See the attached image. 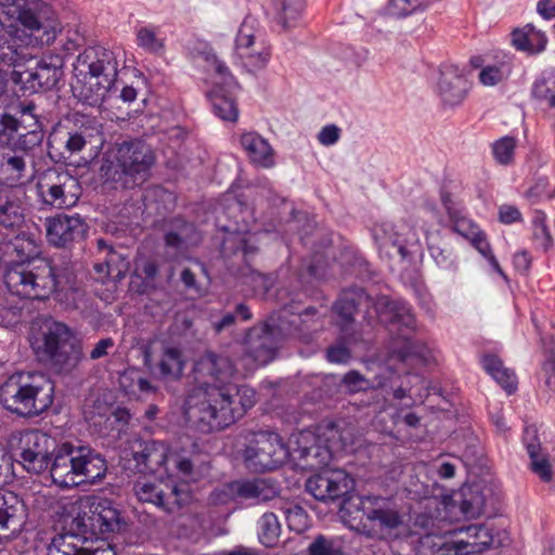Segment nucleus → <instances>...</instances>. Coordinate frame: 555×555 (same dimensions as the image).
<instances>
[{"label":"nucleus","mask_w":555,"mask_h":555,"mask_svg":"<svg viewBox=\"0 0 555 555\" xmlns=\"http://www.w3.org/2000/svg\"><path fill=\"white\" fill-rule=\"evenodd\" d=\"M235 372L234 363L224 354L207 352L196 361V386L185 399L184 415L202 433L230 426L255 405V390L232 383Z\"/></svg>","instance_id":"obj_1"},{"label":"nucleus","mask_w":555,"mask_h":555,"mask_svg":"<svg viewBox=\"0 0 555 555\" xmlns=\"http://www.w3.org/2000/svg\"><path fill=\"white\" fill-rule=\"evenodd\" d=\"M3 279L12 294L37 300L74 291L76 281L69 266L40 257L9 264Z\"/></svg>","instance_id":"obj_2"},{"label":"nucleus","mask_w":555,"mask_h":555,"mask_svg":"<svg viewBox=\"0 0 555 555\" xmlns=\"http://www.w3.org/2000/svg\"><path fill=\"white\" fill-rule=\"evenodd\" d=\"M107 472L105 457L89 446L64 442L56 446L50 462L53 482L63 489L95 485Z\"/></svg>","instance_id":"obj_3"},{"label":"nucleus","mask_w":555,"mask_h":555,"mask_svg":"<svg viewBox=\"0 0 555 555\" xmlns=\"http://www.w3.org/2000/svg\"><path fill=\"white\" fill-rule=\"evenodd\" d=\"M53 401L54 383L41 373H14L0 386V403L20 417L39 416L51 408Z\"/></svg>","instance_id":"obj_4"},{"label":"nucleus","mask_w":555,"mask_h":555,"mask_svg":"<svg viewBox=\"0 0 555 555\" xmlns=\"http://www.w3.org/2000/svg\"><path fill=\"white\" fill-rule=\"evenodd\" d=\"M43 140V131L36 127L20 131V121L11 116L0 118V180L9 186H18L29 178V153Z\"/></svg>","instance_id":"obj_5"},{"label":"nucleus","mask_w":555,"mask_h":555,"mask_svg":"<svg viewBox=\"0 0 555 555\" xmlns=\"http://www.w3.org/2000/svg\"><path fill=\"white\" fill-rule=\"evenodd\" d=\"M30 347L39 362L57 373H69L82 359V347L73 330L65 323L46 320L34 330Z\"/></svg>","instance_id":"obj_6"},{"label":"nucleus","mask_w":555,"mask_h":555,"mask_svg":"<svg viewBox=\"0 0 555 555\" xmlns=\"http://www.w3.org/2000/svg\"><path fill=\"white\" fill-rule=\"evenodd\" d=\"M0 23L9 30L8 43L20 44L21 24L31 35L41 33L38 37L41 43L54 41L60 24L52 7L46 0H0Z\"/></svg>","instance_id":"obj_7"},{"label":"nucleus","mask_w":555,"mask_h":555,"mask_svg":"<svg viewBox=\"0 0 555 555\" xmlns=\"http://www.w3.org/2000/svg\"><path fill=\"white\" fill-rule=\"evenodd\" d=\"M64 524L78 530L90 542L106 537L120 528V514L114 503L95 495H88L64 505Z\"/></svg>","instance_id":"obj_8"},{"label":"nucleus","mask_w":555,"mask_h":555,"mask_svg":"<svg viewBox=\"0 0 555 555\" xmlns=\"http://www.w3.org/2000/svg\"><path fill=\"white\" fill-rule=\"evenodd\" d=\"M155 155L150 145L141 140L124 141L112 151L104 176L124 189L143 184L151 175Z\"/></svg>","instance_id":"obj_9"},{"label":"nucleus","mask_w":555,"mask_h":555,"mask_svg":"<svg viewBox=\"0 0 555 555\" xmlns=\"http://www.w3.org/2000/svg\"><path fill=\"white\" fill-rule=\"evenodd\" d=\"M125 467L133 473L155 474L164 468L167 473L177 472L183 477H192L194 464L190 457L171 451L159 440H134L130 451H125Z\"/></svg>","instance_id":"obj_10"},{"label":"nucleus","mask_w":555,"mask_h":555,"mask_svg":"<svg viewBox=\"0 0 555 555\" xmlns=\"http://www.w3.org/2000/svg\"><path fill=\"white\" fill-rule=\"evenodd\" d=\"M351 507L362 509L361 532L371 539L388 540L398 535V530L404 524V516L389 500L378 496L348 495L340 503V511L351 514Z\"/></svg>","instance_id":"obj_11"},{"label":"nucleus","mask_w":555,"mask_h":555,"mask_svg":"<svg viewBox=\"0 0 555 555\" xmlns=\"http://www.w3.org/2000/svg\"><path fill=\"white\" fill-rule=\"evenodd\" d=\"M288 456V448L280 435L272 431L251 434L242 450L245 466L255 473L274 470L285 464Z\"/></svg>","instance_id":"obj_12"},{"label":"nucleus","mask_w":555,"mask_h":555,"mask_svg":"<svg viewBox=\"0 0 555 555\" xmlns=\"http://www.w3.org/2000/svg\"><path fill=\"white\" fill-rule=\"evenodd\" d=\"M234 61L249 73L263 69L271 59V47L258 21L246 16L235 37Z\"/></svg>","instance_id":"obj_13"},{"label":"nucleus","mask_w":555,"mask_h":555,"mask_svg":"<svg viewBox=\"0 0 555 555\" xmlns=\"http://www.w3.org/2000/svg\"><path fill=\"white\" fill-rule=\"evenodd\" d=\"M374 237L382 257L401 260L413 258L422 251L421 240L415 229L405 221L383 222L375 228Z\"/></svg>","instance_id":"obj_14"},{"label":"nucleus","mask_w":555,"mask_h":555,"mask_svg":"<svg viewBox=\"0 0 555 555\" xmlns=\"http://www.w3.org/2000/svg\"><path fill=\"white\" fill-rule=\"evenodd\" d=\"M42 202L62 209L74 206L81 195V185L67 170L48 169L37 184Z\"/></svg>","instance_id":"obj_15"},{"label":"nucleus","mask_w":555,"mask_h":555,"mask_svg":"<svg viewBox=\"0 0 555 555\" xmlns=\"http://www.w3.org/2000/svg\"><path fill=\"white\" fill-rule=\"evenodd\" d=\"M133 489L139 501L153 504L168 514L180 512L192 499L185 485L171 480L137 482Z\"/></svg>","instance_id":"obj_16"},{"label":"nucleus","mask_w":555,"mask_h":555,"mask_svg":"<svg viewBox=\"0 0 555 555\" xmlns=\"http://www.w3.org/2000/svg\"><path fill=\"white\" fill-rule=\"evenodd\" d=\"M56 441L39 429H28L18 434L17 454L24 468L34 474L44 472L52 460Z\"/></svg>","instance_id":"obj_17"},{"label":"nucleus","mask_w":555,"mask_h":555,"mask_svg":"<svg viewBox=\"0 0 555 555\" xmlns=\"http://www.w3.org/2000/svg\"><path fill=\"white\" fill-rule=\"evenodd\" d=\"M98 137H101V125L95 118L75 115L70 127L60 126L53 130L49 143L52 147L63 149V155H73L81 152Z\"/></svg>","instance_id":"obj_18"},{"label":"nucleus","mask_w":555,"mask_h":555,"mask_svg":"<svg viewBox=\"0 0 555 555\" xmlns=\"http://www.w3.org/2000/svg\"><path fill=\"white\" fill-rule=\"evenodd\" d=\"M376 311L380 322L390 326L391 331L400 332V335L406 341H410L411 334L417 331L415 315L411 307L404 301L389 299L385 296L380 297L376 302ZM409 356H422V352L409 343L401 358L405 359Z\"/></svg>","instance_id":"obj_19"},{"label":"nucleus","mask_w":555,"mask_h":555,"mask_svg":"<svg viewBox=\"0 0 555 555\" xmlns=\"http://www.w3.org/2000/svg\"><path fill=\"white\" fill-rule=\"evenodd\" d=\"M120 53L104 48L93 46L86 48L77 57L75 72L77 76L94 77L103 79L102 81L115 85Z\"/></svg>","instance_id":"obj_20"},{"label":"nucleus","mask_w":555,"mask_h":555,"mask_svg":"<svg viewBox=\"0 0 555 555\" xmlns=\"http://www.w3.org/2000/svg\"><path fill=\"white\" fill-rule=\"evenodd\" d=\"M353 480L343 469L324 470L311 476L306 482L307 491L319 501H336L349 494Z\"/></svg>","instance_id":"obj_21"},{"label":"nucleus","mask_w":555,"mask_h":555,"mask_svg":"<svg viewBox=\"0 0 555 555\" xmlns=\"http://www.w3.org/2000/svg\"><path fill=\"white\" fill-rule=\"evenodd\" d=\"M47 238L55 247H66L85 237L87 222L78 215L57 214L44 221Z\"/></svg>","instance_id":"obj_22"},{"label":"nucleus","mask_w":555,"mask_h":555,"mask_svg":"<svg viewBox=\"0 0 555 555\" xmlns=\"http://www.w3.org/2000/svg\"><path fill=\"white\" fill-rule=\"evenodd\" d=\"M144 363L162 379L178 380L182 377L186 364L185 356L178 345L162 343L156 360L149 351L144 353Z\"/></svg>","instance_id":"obj_23"},{"label":"nucleus","mask_w":555,"mask_h":555,"mask_svg":"<svg viewBox=\"0 0 555 555\" xmlns=\"http://www.w3.org/2000/svg\"><path fill=\"white\" fill-rule=\"evenodd\" d=\"M371 298L361 287H351L340 293L334 305L337 313V323L341 327L344 337L348 341L356 340L350 333L353 324V315L362 306L369 307Z\"/></svg>","instance_id":"obj_24"},{"label":"nucleus","mask_w":555,"mask_h":555,"mask_svg":"<svg viewBox=\"0 0 555 555\" xmlns=\"http://www.w3.org/2000/svg\"><path fill=\"white\" fill-rule=\"evenodd\" d=\"M280 339L264 324L253 326L246 335L247 353L258 364L264 365L275 358Z\"/></svg>","instance_id":"obj_25"},{"label":"nucleus","mask_w":555,"mask_h":555,"mask_svg":"<svg viewBox=\"0 0 555 555\" xmlns=\"http://www.w3.org/2000/svg\"><path fill=\"white\" fill-rule=\"evenodd\" d=\"M280 339L264 324L253 326L246 335L247 353L258 364L264 365L275 358Z\"/></svg>","instance_id":"obj_26"},{"label":"nucleus","mask_w":555,"mask_h":555,"mask_svg":"<svg viewBox=\"0 0 555 555\" xmlns=\"http://www.w3.org/2000/svg\"><path fill=\"white\" fill-rule=\"evenodd\" d=\"M26 191L22 186L0 190V225L18 229L25 220Z\"/></svg>","instance_id":"obj_27"},{"label":"nucleus","mask_w":555,"mask_h":555,"mask_svg":"<svg viewBox=\"0 0 555 555\" xmlns=\"http://www.w3.org/2000/svg\"><path fill=\"white\" fill-rule=\"evenodd\" d=\"M468 89V81L457 66L444 65L441 68L438 90L446 106L460 105L466 98Z\"/></svg>","instance_id":"obj_28"},{"label":"nucleus","mask_w":555,"mask_h":555,"mask_svg":"<svg viewBox=\"0 0 555 555\" xmlns=\"http://www.w3.org/2000/svg\"><path fill=\"white\" fill-rule=\"evenodd\" d=\"M318 313L315 308L309 307L301 313L294 314L283 311L278 315H270L263 323L264 326L271 328L273 334L282 341L288 337L300 336L304 330H309V318Z\"/></svg>","instance_id":"obj_29"},{"label":"nucleus","mask_w":555,"mask_h":555,"mask_svg":"<svg viewBox=\"0 0 555 555\" xmlns=\"http://www.w3.org/2000/svg\"><path fill=\"white\" fill-rule=\"evenodd\" d=\"M240 144L248 160L256 167L269 169L275 165V152L271 144L255 131L242 133Z\"/></svg>","instance_id":"obj_30"},{"label":"nucleus","mask_w":555,"mask_h":555,"mask_svg":"<svg viewBox=\"0 0 555 555\" xmlns=\"http://www.w3.org/2000/svg\"><path fill=\"white\" fill-rule=\"evenodd\" d=\"M315 440L310 433H301L297 440V448L294 449L297 459L304 461V466L311 469L327 465L332 459L330 448L317 443Z\"/></svg>","instance_id":"obj_31"},{"label":"nucleus","mask_w":555,"mask_h":555,"mask_svg":"<svg viewBox=\"0 0 555 555\" xmlns=\"http://www.w3.org/2000/svg\"><path fill=\"white\" fill-rule=\"evenodd\" d=\"M21 75L33 92L46 91L54 88L61 79L63 72L60 65L41 60L34 69H27Z\"/></svg>","instance_id":"obj_32"},{"label":"nucleus","mask_w":555,"mask_h":555,"mask_svg":"<svg viewBox=\"0 0 555 555\" xmlns=\"http://www.w3.org/2000/svg\"><path fill=\"white\" fill-rule=\"evenodd\" d=\"M230 493H234L242 500L253 501L254 503L267 502L274 499L278 494L276 488L267 479H254L246 481H234L228 483Z\"/></svg>","instance_id":"obj_33"},{"label":"nucleus","mask_w":555,"mask_h":555,"mask_svg":"<svg viewBox=\"0 0 555 555\" xmlns=\"http://www.w3.org/2000/svg\"><path fill=\"white\" fill-rule=\"evenodd\" d=\"M494 538L492 530L486 525L468 526V539L453 540L451 547L455 550L454 555H470L482 553L492 547Z\"/></svg>","instance_id":"obj_34"},{"label":"nucleus","mask_w":555,"mask_h":555,"mask_svg":"<svg viewBox=\"0 0 555 555\" xmlns=\"http://www.w3.org/2000/svg\"><path fill=\"white\" fill-rule=\"evenodd\" d=\"M426 241L429 254L440 269L446 271L457 269L456 256L449 236L435 232L427 234Z\"/></svg>","instance_id":"obj_35"},{"label":"nucleus","mask_w":555,"mask_h":555,"mask_svg":"<svg viewBox=\"0 0 555 555\" xmlns=\"http://www.w3.org/2000/svg\"><path fill=\"white\" fill-rule=\"evenodd\" d=\"M64 525L66 531L52 539L48 546V555H85V544L90 542L88 538Z\"/></svg>","instance_id":"obj_36"},{"label":"nucleus","mask_w":555,"mask_h":555,"mask_svg":"<svg viewBox=\"0 0 555 555\" xmlns=\"http://www.w3.org/2000/svg\"><path fill=\"white\" fill-rule=\"evenodd\" d=\"M512 43L519 51L539 53L545 49L547 38L543 31L537 29L532 24H527L512 33Z\"/></svg>","instance_id":"obj_37"},{"label":"nucleus","mask_w":555,"mask_h":555,"mask_svg":"<svg viewBox=\"0 0 555 555\" xmlns=\"http://www.w3.org/2000/svg\"><path fill=\"white\" fill-rule=\"evenodd\" d=\"M482 366L508 395L516 390V374L511 369L505 367L500 358L494 354H486L482 358Z\"/></svg>","instance_id":"obj_38"},{"label":"nucleus","mask_w":555,"mask_h":555,"mask_svg":"<svg viewBox=\"0 0 555 555\" xmlns=\"http://www.w3.org/2000/svg\"><path fill=\"white\" fill-rule=\"evenodd\" d=\"M86 79L87 80L78 89V99L89 106H100L111 92L114 85L104 82L101 78L95 79L91 76H87Z\"/></svg>","instance_id":"obj_39"},{"label":"nucleus","mask_w":555,"mask_h":555,"mask_svg":"<svg viewBox=\"0 0 555 555\" xmlns=\"http://www.w3.org/2000/svg\"><path fill=\"white\" fill-rule=\"evenodd\" d=\"M524 442L526 444L528 454L531 459L532 470L545 482L552 479L551 464L544 455L540 454L541 447L538 441L534 430L530 433L526 430Z\"/></svg>","instance_id":"obj_40"},{"label":"nucleus","mask_w":555,"mask_h":555,"mask_svg":"<svg viewBox=\"0 0 555 555\" xmlns=\"http://www.w3.org/2000/svg\"><path fill=\"white\" fill-rule=\"evenodd\" d=\"M274 21L288 29L296 25L305 7V0H272Z\"/></svg>","instance_id":"obj_41"},{"label":"nucleus","mask_w":555,"mask_h":555,"mask_svg":"<svg viewBox=\"0 0 555 555\" xmlns=\"http://www.w3.org/2000/svg\"><path fill=\"white\" fill-rule=\"evenodd\" d=\"M118 384L125 395L133 398L155 391V387L135 369H128L120 373Z\"/></svg>","instance_id":"obj_42"},{"label":"nucleus","mask_w":555,"mask_h":555,"mask_svg":"<svg viewBox=\"0 0 555 555\" xmlns=\"http://www.w3.org/2000/svg\"><path fill=\"white\" fill-rule=\"evenodd\" d=\"M209 99L215 114L225 121H236L238 108L235 101L225 94L221 88H215L209 92Z\"/></svg>","instance_id":"obj_43"},{"label":"nucleus","mask_w":555,"mask_h":555,"mask_svg":"<svg viewBox=\"0 0 555 555\" xmlns=\"http://www.w3.org/2000/svg\"><path fill=\"white\" fill-rule=\"evenodd\" d=\"M199 242V235L193 223L182 222L177 231L165 234V244L177 250H182Z\"/></svg>","instance_id":"obj_44"},{"label":"nucleus","mask_w":555,"mask_h":555,"mask_svg":"<svg viewBox=\"0 0 555 555\" xmlns=\"http://www.w3.org/2000/svg\"><path fill=\"white\" fill-rule=\"evenodd\" d=\"M98 246L102 250H108L105 258L106 275L114 281L124 279L130 269V262L121 254L113 250L104 240L98 241Z\"/></svg>","instance_id":"obj_45"},{"label":"nucleus","mask_w":555,"mask_h":555,"mask_svg":"<svg viewBox=\"0 0 555 555\" xmlns=\"http://www.w3.org/2000/svg\"><path fill=\"white\" fill-rule=\"evenodd\" d=\"M513 70L512 61L509 59L502 60L495 64L485 66L479 75V81L487 87H493L506 81Z\"/></svg>","instance_id":"obj_46"},{"label":"nucleus","mask_w":555,"mask_h":555,"mask_svg":"<svg viewBox=\"0 0 555 555\" xmlns=\"http://www.w3.org/2000/svg\"><path fill=\"white\" fill-rule=\"evenodd\" d=\"M453 540L446 539L436 534H425L418 541V555H454Z\"/></svg>","instance_id":"obj_47"},{"label":"nucleus","mask_w":555,"mask_h":555,"mask_svg":"<svg viewBox=\"0 0 555 555\" xmlns=\"http://www.w3.org/2000/svg\"><path fill=\"white\" fill-rule=\"evenodd\" d=\"M259 541L266 547H273L278 544L281 534V525L275 514L264 513L259 521Z\"/></svg>","instance_id":"obj_48"},{"label":"nucleus","mask_w":555,"mask_h":555,"mask_svg":"<svg viewBox=\"0 0 555 555\" xmlns=\"http://www.w3.org/2000/svg\"><path fill=\"white\" fill-rule=\"evenodd\" d=\"M23 504L13 493L9 495L0 494V527L9 529L11 526L17 525L21 519Z\"/></svg>","instance_id":"obj_49"},{"label":"nucleus","mask_w":555,"mask_h":555,"mask_svg":"<svg viewBox=\"0 0 555 555\" xmlns=\"http://www.w3.org/2000/svg\"><path fill=\"white\" fill-rule=\"evenodd\" d=\"M517 140L514 137L505 135L492 143V155L495 162L502 166H508L514 162Z\"/></svg>","instance_id":"obj_50"},{"label":"nucleus","mask_w":555,"mask_h":555,"mask_svg":"<svg viewBox=\"0 0 555 555\" xmlns=\"http://www.w3.org/2000/svg\"><path fill=\"white\" fill-rule=\"evenodd\" d=\"M546 215L537 210L532 219V237L539 248L547 250L553 245V237L546 224Z\"/></svg>","instance_id":"obj_51"},{"label":"nucleus","mask_w":555,"mask_h":555,"mask_svg":"<svg viewBox=\"0 0 555 555\" xmlns=\"http://www.w3.org/2000/svg\"><path fill=\"white\" fill-rule=\"evenodd\" d=\"M540 387L546 393L547 400L555 405V354L550 351L541 370Z\"/></svg>","instance_id":"obj_52"},{"label":"nucleus","mask_w":555,"mask_h":555,"mask_svg":"<svg viewBox=\"0 0 555 555\" xmlns=\"http://www.w3.org/2000/svg\"><path fill=\"white\" fill-rule=\"evenodd\" d=\"M231 249H233L234 255L240 253L242 259L247 263L249 257L258 251V247L251 244L249 238L241 235H233L223 241V253L227 254Z\"/></svg>","instance_id":"obj_53"},{"label":"nucleus","mask_w":555,"mask_h":555,"mask_svg":"<svg viewBox=\"0 0 555 555\" xmlns=\"http://www.w3.org/2000/svg\"><path fill=\"white\" fill-rule=\"evenodd\" d=\"M428 5V0H390L387 11L392 16L405 17L416 11L426 10Z\"/></svg>","instance_id":"obj_54"},{"label":"nucleus","mask_w":555,"mask_h":555,"mask_svg":"<svg viewBox=\"0 0 555 555\" xmlns=\"http://www.w3.org/2000/svg\"><path fill=\"white\" fill-rule=\"evenodd\" d=\"M532 95L555 109V79L539 78L534 81L531 90Z\"/></svg>","instance_id":"obj_55"},{"label":"nucleus","mask_w":555,"mask_h":555,"mask_svg":"<svg viewBox=\"0 0 555 555\" xmlns=\"http://www.w3.org/2000/svg\"><path fill=\"white\" fill-rule=\"evenodd\" d=\"M308 555H345L343 546L334 539L318 535L308 547Z\"/></svg>","instance_id":"obj_56"},{"label":"nucleus","mask_w":555,"mask_h":555,"mask_svg":"<svg viewBox=\"0 0 555 555\" xmlns=\"http://www.w3.org/2000/svg\"><path fill=\"white\" fill-rule=\"evenodd\" d=\"M197 271L206 274L205 266L199 261L194 262V268H184L180 273V280L188 292L201 296L203 291L197 281Z\"/></svg>","instance_id":"obj_57"},{"label":"nucleus","mask_w":555,"mask_h":555,"mask_svg":"<svg viewBox=\"0 0 555 555\" xmlns=\"http://www.w3.org/2000/svg\"><path fill=\"white\" fill-rule=\"evenodd\" d=\"M137 43L140 48L151 53H157L164 47L163 39L150 27H141L137 31Z\"/></svg>","instance_id":"obj_58"},{"label":"nucleus","mask_w":555,"mask_h":555,"mask_svg":"<svg viewBox=\"0 0 555 555\" xmlns=\"http://www.w3.org/2000/svg\"><path fill=\"white\" fill-rule=\"evenodd\" d=\"M340 386L348 393H357L369 389L371 383L358 371H350L344 375Z\"/></svg>","instance_id":"obj_59"},{"label":"nucleus","mask_w":555,"mask_h":555,"mask_svg":"<svg viewBox=\"0 0 555 555\" xmlns=\"http://www.w3.org/2000/svg\"><path fill=\"white\" fill-rule=\"evenodd\" d=\"M247 270L248 273L243 272L242 275L248 279V283L253 286L255 292L266 294L272 288L274 279L271 275L262 274L249 267Z\"/></svg>","instance_id":"obj_60"},{"label":"nucleus","mask_w":555,"mask_h":555,"mask_svg":"<svg viewBox=\"0 0 555 555\" xmlns=\"http://www.w3.org/2000/svg\"><path fill=\"white\" fill-rule=\"evenodd\" d=\"M284 514L291 530L301 532L307 527L308 515L302 507L294 505L287 508Z\"/></svg>","instance_id":"obj_61"},{"label":"nucleus","mask_w":555,"mask_h":555,"mask_svg":"<svg viewBox=\"0 0 555 555\" xmlns=\"http://www.w3.org/2000/svg\"><path fill=\"white\" fill-rule=\"evenodd\" d=\"M85 555H117L115 547L107 541L106 537H99L92 542L85 544Z\"/></svg>","instance_id":"obj_62"},{"label":"nucleus","mask_w":555,"mask_h":555,"mask_svg":"<svg viewBox=\"0 0 555 555\" xmlns=\"http://www.w3.org/2000/svg\"><path fill=\"white\" fill-rule=\"evenodd\" d=\"M452 230L468 241L476 237L480 232L478 225L465 217L455 218L453 220Z\"/></svg>","instance_id":"obj_63"},{"label":"nucleus","mask_w":555,"mask_h":555,"mask_svg":"<svg viewBox=\"0 0 555 555\" xmlns=\"http://www.w3.org/2000/svg\"><path fill=\"white\" fill-rule=\"evenodd\" d=\"M483 499L480 494H472L470 498H464L461 502V511L467 517H477L483 511Z\"/></svg>","instance_id":"obj_64"}]
</instances>
